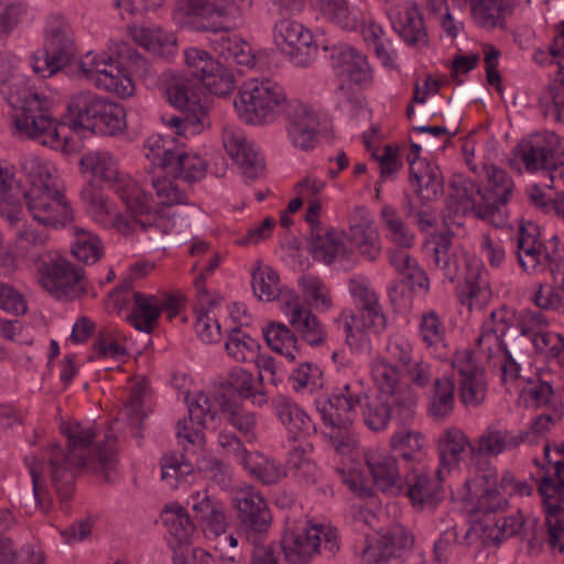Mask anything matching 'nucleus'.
<instances>
[{
	"mask_svg": "<svg viewBox=\"0 0 564 564\" xmlns=\"http://www.w3.org/2000/svg\"><path fill=\"white\" fill-rule=\"evenodd\" d=\"M61 432L67 438V452L53 444L47 451L46 463L33 455L24 458L32 478L35 500L43 512H47L50 508V503H45L43 498L46 474L59 499L67 500L74 491L76 470L86 468L93 473L104 471L111 467L116 452V437L112 434H106L104 444L97 448L93 446L96 437L93 423L62 422Z\"/></svg>",
	"mask_w": 564,
	"mask_h": 564,
	"instance_id": "obj_1",
	"label": "nucleus"
},
{
	"mask_svg": "<svg viewBox=\"0 0 564 564\" xmlns=\"http://www.w3.org/2000/svg\"><path fill=\"white\" fill-rule=\"evenodd\" d=\"M20 64V58L14 54L0 53V83L10 80L7 99L14 110L17 130L42 145L67 151V127L51 115L53 101L31 86L25 76L18 74Z\"/></svg>",
	"mask_w": 564,
	"mask_h": 564,
	"instance_id": "obj_2",
	"label": "nucleus"
},
{
	"mask_svg": "<svg viewBox=\"0 0 564 564\" xmlns=\"http://www.w3.org/2000/svg\"><path fill=\"white\" fill-rule=\"evenodd\" d=\"M21 170L28 183L23 197L32 219L52 228L64 227L70 221L73 209L55 165L42 158L28 155L21 161Z\"/></svg>",
	"mask_w": 564,
	"mask_h": 564,
	"instance_id": "obj_3",
	"label": "nucleus"
},
{
	"mask_svg": "<svg viewBox=\"0 0 564 564\" xmlns=\"http://www.w3.org/2000/svg\"><path fill=\"white\" fill-rule=\"evenodd\" d=\"M532 487L519 481L509 470L503 471L500 480L497 468L489 462L477 463L475 474L464 482L459 498L467 512H499L508 506L507 496H530Z\"/></svg>",
	"mask_w": 564,
	"mask_h": 564,
	"instance_id": "obj_4",
	"label": "nucleus"
},
{
	"mask_svg": "<svg viewBox=\"0 0 564 564\" xmlns=\"http://www.w3.org/2000/svg\"><path fill=\"white\" fill-rule=\"evenodd\" d=\"M348 289L357 313L345 310L337 322L344 330L346 344L351 350L360 351L369 345L366 332L381 333L387 326V319L378 294L367 276H351Z\"/></svg>",
	"mask_w": 564,
	"mask_h": 564,
	"instance_id": "obj_5",
	"label": "nucleus"
},
{
	"mask_svg": "<svg viewBox=\"0 0 564 564\" xmlns=\"http://www.w3.org/2000/svg\"><path fill=\"white\" fill-rule=\"evenodd\" d=\"M544 457L535 458L539 492L545 509L547 543L553 550L564 552V446L543 445Z\"/></svg>",
	"mask_w": 564,
	"mask_h": 564,
	"instance_id": "obj_6",
	"label": "nucleus"
},
{
	"mask_svg": "<svg viewBox=\"0 0 564 564\" xmlns=\"http://www.w3.org/2000/svg\"><path fill=\"white\" fill-rule=\"evenodd\" d=\"M282 550L286 560L294 564H305L318 554L332 557L339 550L338 532L330 525L288 514Z\"/></svg>",
	"mask_w": 564,
	"mask_h": 564,
	"instance_id": "obj_7",
	"label": "nucleus"
},
{
	"mask_svg": "<svg viewBox=\"0 0 564 564\" xmlns=\"http://www.w3.org/2000/svg\"><path fill=\"white\" fill-rule=\"evenodd\" d=\"M252 0H178L173 20L181 26L192 25L198 31L228 32L238 25Z\"/></svg>",
	"mask_w": 564,
	"mask_h": 564,
	"instance_id": "obj_8",
	"label": "nucleus"
},
{
	"mask_svg": "<svg viewBox=\"0 0 564 564\" xmlns=\"http://www.w3.org/2000/svg\"><path fill=\"white\" fill-rule=\"evenodd\" d=\"M238 117L249 124L260 126L275 121L289 108L284 88L267 77L245 82L234 102Z\"/></svg>",
	"mask_w": 564,
	"mask_h": 564,
	"instance_id": "obj_9",
	"label": "nucleus"
},
{
	"mask_svg": "<svg viewBox=\"0 0 564 564\" xmlns=\"http://www.w3.org/2000/svg\"><path fill=\"white\" fill-rule=\"evenodd\" d=\"M82 171L91 177L111 186L127 209L137 214H147L151 200L140 185L119 167L117 158L107 150H94L80 159Z\"/></svg>",
	"mask_w": 564,
	"mask_h": 564,
	"instance_id": "obj_10",
	"label": "nucleus"
},
{
	"mask_svg": "<svg viewBox=\"0 0 564 564\" xmlns=\"http://www.w3.org/2000/svg\"><path fill=\"white\" fill-rule=\"evenodd\" d=\"M516 256L521 269L530 275L549 272L554 282L564 275V243L557 236L544 246L540 239L539 228L529 224L521 226L516 238Z\"/></svg>",
	"mask_w": 564,
	"mask_h": 564,
	"instance_id": "obj_11",
	"label": "nucleus"
},
{
	"mask_svg": "<svg viewBox=\"0 0 564 564\" xmlns=\"http://www.w3.org/2000/svg\"><path fill=\"white\" fill-rule=\"evenodd\" d=\"M113 52L89 51L78 62L82 77L99 90L121 99L134 95L135 85Z\"/></svg>",
	"mask_w": 564,
	"mask_h": 564,
	"instance_id": "obj_12",
	"label": "nucleus"
},
{
	"mask_svg": "<svg viewBox=\"0 0 564 564\" xmlns=\"http://www.w3.org/2000/svg\"><path fill=\"white\" fill-rule=\"evenodd\" d=\"M41 260L36 268L40 285L56 299L73 300L83 295L88 286L85 271L57 252L36 253Z\"/></svg>",
	"mask_w": 564,
	"mask_h": 564,
	"instance_id": "obj_13",
	"label": "nucleus"
},
{
	"mask_svg": "<svg viewBox=\"0 0 564 564\" xmlns=\"http://www.w3.org/2000/svg\"><path fill=\"white\" fill-rule=\"evenodd\" d=\"M75 54L73 32L66 20L59 15L50 17L45 26L44 46L32 56L35 74L51 77L66 66Z\"/></svg>",
	"mask_w": 564,
	"mask_h": 564,
	"instance_id": "obj_14",
	"label": "nucleus"
},
{
	"mask_svg": "<svg viewBox=\"0 0 564 564\" xmlns=\"http://www.w3.org/2000/svg\"><path fill=\"white\" fill-rule=\"evenodd\" d=\"M80 198L88 215L94 221L105 228H113L120 234L129 235L135 232L138 228L145 231L153 227L154 216L152 214V206L147 214L141 215L128 209L130 216H124L117 210L116 205L102 191L93 183L83 187Z\"/></svg>",
	"mask_w": 564,
	"mask_h": 564,
	"instance_id": "obj_15",
	"label": "nucleus"
},
{
	"mask_svg": "<svg viewBox=\"0 0 564 564\" xmlns=\"http://www.w3.org/2000/svg\"><path fill=\"white\" fill-rule=\"evenodd\" d=\"M170 102L182 111V116L172 117L169 124L180 135H194L202 131L208 112L203 87L198 85L176 84L169 88Z\"/></svg>",
	"mask_w": 564,
	"mask_h": 564,
	"instance_id": "obj_16",
	"label": "nucleus"
},
{
	"mask_svg": "<svg viewBox=\"0 0 564 564\" xmlns=\"http://www.w3.org/2000/svg\"><path fill=\"white\" fill-rule=\"evenodd\" d=\"M183 55L187 73L212 94L226 96L234 90V75L207 51L188 47Z\"/></svg>",
	"mask_w": 564,
	"mask_h": 564,
	"instance_id": "obj_17",
	"label": "nucleus"
},
{
	"mask_svg": "<svg viewBox=\"0 0 564 564\" xmlns=\"http://www.w3.org/2000/svg\"><path fill=\"white\" fill-rule=\"evenodd\" d=\"M232 502L242 525L247 530L248 541L251 543L262 541L271 522L270 511L264 498L253 486L246 485L234 490Z\"/></svg>",
	"mask_w": 564,
	"mask_h": 564,
	"instance_id": "obj_18",
	"label": "nucleus"
},
{
	"mask_svg": "<svg viewBox=\"0 0 564 564\" xmlns=\"http://www.w3.org/2000/svg\"><path fill=\"white\" fill-rule=\"evenodd\" d=\"M189 419L180 420L176 425L178 440L188 444L202 445L204 441L203 430L214 427L218 413V400L203 391H196L186 395Z\"/></svg>",
	"mask_w": 564,
	"mask_h": 564,
	"instance_id": "obj_19",
	"label": "nucleus"
},
{
	"mask_svg": "<svg viewBox=\"0 0 564 564\" xmlns=\"http://www.w3.org/2000/svg\"><path fill=\"white\" fill-rule=\"evenodd\" d=\"M273 37L276 46L289 54L296 66H308L318 53L311 31L296 21H279L274 26Z\"/></svg>",
	"mask_w": 564,
	"mask_h": 564,
	"instance_id": "obj_20",
	"label": "nucleus"
},
{
	"mask_svg": "<svg viewBox=\"0 0 564 564\" xmlns=\"http://www.w3.org/2000/svg\"><path fill=\"white\" fill-rule=\"evenodd\" d=\"M133 308L129 316V323L138 330L151 333L158 325L161 313L169 319L178 315L182 308V300L174 295L154 296L135 292L133 294Z\"/></svg>",
	"mask_w": 564,
	"mask_h": 564,
	"instance_id": "obj_21",
	"label": "nucleus"
},
{
	"mask_svg": "<svg viewBox=\"0 0 564 564\" xmlns=\"http://www.w3.org/2000/svg\"><path fill=\"white\" fill-rule=\"evenodd\" d=\"M530 432L510 430L499 422L489 424L470 445L471 458H492L517 451Z\"/></svg>",
	"mask_w": 564,
	"mask_h": 564,
	"instance_id": "obj_22",
	"label": "nucleus"
},
{
	"mask_svg": "<svg viewBox=\"0 0 564 564\" xmlns=\"http://www.w3.org/2000/svg\"><path fill=\"white\" fill-rule=\"evenodd\" d=\"M521 161L530 172L547 170L564 156V138L552 131L531 135L519 144Z\"/></svg>",
	"mask_w": 564,
	"mask_h": 564,
	"instance_id": "obj_23",
	"label": "nucleus"
},
{
	"mask_svg": "<svg viewBox=\"0 0 564 564\" xmlns=\"http://www.w3.org/2000/svg\"><path fill=\"white\" fill-rule=\"evenodd\" d=\"M475 354L492 368L505 387L521 380V367L505 347L503 338L481 332L476 340Z\"/></svg>",
	"mask_w": 564,
	"mask_h": 564,
	"instance_id": "obj_24",
	"label": "nucleus"
},
{
	"mask_svg": "<svg viewBox=\"0 0 564 564\" xmlns=\"http://www.w3.org/2000/svg\"><path fill=\"white\" fill-rule=\"evenodd\" d=\"M424 251L431 264L449 282L459 276L466 263L462 250L453 245L449 232L431 235L424 242Z\"/></svg>",
	"mask_w": 564,
	"mask_h": 564,
	"instance_id": "obj_25",
	"label": "nucleus"
},
{
	"mask_svg": "<svg viewBox=\"0 0 564 564\" xmlns=\"http://www.w3.org/2000/svg\"><path fill=\"white\" fill-rule=\"evenodd\" d=\"M413 544V536L402 527H392L377 536L367 538L362 551L366 564H386L401 557Z\"/></svg>",
	"mask_w": 564,
	"mask_h": 564,
	"instance_id": "obj_26",
	"label": "nucleus"
},
{
	"mask_svg": "<svg viewBox=\"0 0 564 564\" xmlns=\"http://www.w3.org/2000/svg\"><path fill=\"white\" fill-rule=\"evenodd\" d=\"M351 249L368 261H375L381 253V242L375 221L365 207H356L349 216L346 232Z\"/></svg>",
	"mask_w": 564,
	"mask_h": 564,
	"instance_id": "obj_27",
	"label": "nucleus"
},
{
	"mask_svg": "<svg viewBox=\"0 0 564 564\" xmlns=\"http://www.w3.org/2000/svg\"><path fill=\"white\" fill-rule=\"evenodd\" d=\"M475 516L467 535L476 536L484 544H497L507 538L516 535L522 528L523 519L513 513L508 517H497V512L475 511Z\"/></svg>",
	"mask_w": 564,
	"mask_h": 564,
	"instance_id": "obj_28",
	"label": "nucleus"
},
{
	"mask_svg": "<svg viewBox=\"0 0 564 564\" xmlns=\"http://www.w3.org/2000/svg\"><path fill=\"white\" fill-rule=\"evenodd\" d=\"M223 144L228 155L247 177L256 178L261 174L263 160L254 143L247 138L242 129L236 126H225Z\"/></svg>",
	"mask_w": 564,
	"mask_h": 564,
	"instance_id": "obj_29",
	"label": "nucleus"
},
{
	"mask_svg": "<svg viewBox=\"0 0 564 564\" xmlns=\"http://www.w3.org/2000/svg\"><path fill=\"white\" fill-rule=\"evenodd\" d=\"M486 187L482 192L485 205L479 209V218L496 224L500 218V207L506 205L513 193L514 184L506 170L496 165H485Z\"/></svg>",
	"mask_w": 564,
	"mask_h": 564,
	"instance_id": "obj_30",
	"label": "nucleus"
},
{
	"mask_svg": "<svg viewBox=\"0 0 564 564\" xmlns=\"http://www.w3.org/2000/svg\"><path fill=\"white\" fill-rule=\"evenodd\" d=\"M452 368L459 375V397L467 406L479 405L486 397V380L482 369L473 360L468 349L457 351Z\"/></svg>",
	"mask_w": 564,
	"mask_h": 564,
	"instance_id": "obj_31",
	"label": "nucleus"
},
{
	"mask_svg": "<svg viewBox=\"0 0 564 564\" xmlns=\"http://www.w3.org/2000/svg\"><path fill=\"white\" fill-rule=\"evenodd\" d=\"M437 469L432 471L425 467L411 469L405 476L406 495L411 502L420 509H434L443 499L442 481Z\"/></svg>",
	"mask_w": 564,
	"mask_h": 564,
	"instance_id": "obj_32",
	"label": "nucleus"
},
{
	"mask_svg": "<svg viewBox=\"0 0 564 564\" xmlns=\"http://www.w3.org/2000/svg\"><path fill=\"white\" fill-rule=\"evenodd\" d=\"M387 15L393 30L406 44L417 46L427 44L424 20L414 2L404 1L402 4L388 8Z\"/></svg>",
	"mask_w": 564,
	"mask_h": 564,
	"instance_id": "obj_33",
	"label": "nucleus"
},
{
	"mask_svg": "<svg viewBox=\"0 0 564 564\" xmlns=\"http://www.w3.org/2000/svg\"><path fill=\"white\" fill-rule=\"evenodd\" d=\"M333 68L343 78L361 87L369 86L373 80L372 68L366 55L355 47L341 44L332 53Z\"/></svg>",
	"mask_w": 564,
	"mask_h": 564,
	"instance_id": "obj_34",
	"label": "nucleus"
},
{
	"mask_svg": "<svg viewBox=\"0 0 564 564\" xmlns=\"http://www.w3.org/2000/svg\"><path fill=\"white\" fill-rule=\"evenodd\" d=\"M371 376L375 384L382 394L391 399L393 405L402 404L406 411L412 412L415 405V397L409 387L405 386L404 394L401 397L400 372L397 365H392L386 357L377 356L370 365Z\"/></svg>",
	"mask_w": 564,
	"mask_h": 564,
	"instance_id": "obj_35",
	"label": "nucleus"
},
{
	"mask_svg": "<svg viewBox=\"0 0 564 564\" xmlns=\"http://www.w3.org/2000/svg\"><path fill=\"white\" fill-rule=\"evenodd\" d=\"M281 311L290 325L311 346H319L325 341V330L317 317L305 308L297 295L284 299Z\"/></svg>",
	"mask_w": 564,
	"mask_h": 564,
	"instance_id": "obj_36",
	"label": "nucleus"
},
{
	"mask_svg": "<svg viewBox=\"0 0 564 564\" xmlns=\"http://www.w3.org/2000/svg\"><path fill=\"white\" fill-rule=\"evenodd\" d=\"M288 135L295 148L312 150L317 142V115L303 104L296 102L288 109Z\"/></svg>",
	"mask_w": 564,
	"mask_h": 564,
	"instance_id": "obj_37",
	"label": "nucleus"
},
{
	"mask_svg": "<svg viewBox=\"0 0 564 564\" xmlns=\"http://www.w3.org/2000/svg\"><path fill=\"white\" fill-rule=\"evenodd\" d=\"M188 503L207 538H218L226 532L225 506L219 500L213 499L206 491H197L191 495Z\"/></svg>",
	"mask_w": 564,
	"mask_h": 564,
	"instance_id": "obj_38",
	"label": "nucleus"
},
{
	"mask_svg": "<svg viewBox=\"0 0 564 564\" xmlns=\"http://www.w3.org/2000/svg\"><path fill=\"white\" fill-rule=\"evenodd\" d=\"M482 205L485 200L479 186L463 174H454L448 185L447 207L455 214L474 212L479 217Z\"/></svg>",
	"mask_w": 564,
	"mask_h": 564,
	"instance_id": "obj_39",
	"label": "nucleus"
},
{
	"mask_svg": "<svg viewBox=\"0 0 564 564\" xmlns=\"http://www.w3.org/2000/svg\"><path fill=\"white\" fill-rule=\"evenodd\" d=\"M367 399L368 395L364 392L362 387L358 382L345 383L337 388L322 406L318 405V411L322 419H324V414L329 413L337 416L339 420L352 417L354 421L356 408L362 406Z\"/></svg>",
	"mask_w": 564,
	"mask_h": 564,
	"instance_id": "obj_40",
	"label": "nucleus"
},
{
	"mask_svg": "<svg viewBox=\"0 0 564 564\" xmlns=\"http://www.w3.org/2000/svg\"><path fill=\"white\" fill-rule=\"evenodd\" d=\"M471 444L465 432L458 427H448L443 431L437 443L440 477L458 468L466 449H470Z\"/></svg>",
	"mask_w": 564,
	"mask_h": 564,
	"instance_id": "obj_41",
	"label": "nucleus"
},
{
	"mask_svg": "<svg viewBox=\"0 0 564 564\" xmlns=\"http://www.w3.org/2000/svg\"><path fill=\"white\" fill-rule=\"evenodd\" d=\"M410 183L424 203L437 199L444 189L441 170L426 161L415 160L410 164Z\"/></svg>",
	"mask_w": 564,
	"mask_h": 564,
	"instance_id": "obj_42",
	"label": "nucleus"
},
{
	"mask_svg": "<svg viewBox=\"0 0 564 564\" xmlns=\"http://www.w3.org/2000/svg\"><path fill=\"white\" fill-rule=\"evenodd\" d=\"M328 22L345 31H356L364 21V10L348 0H310Z\"/></svg>",
	"mask_w": 564,
	"mask_h": 564,
	"instance_id": "obj_43",
	"label": "nucleus"
},
{
	"mask_svg": "<svg viewBox=\"0 0 564 564\" xmlns=\"http://www.w3.org/2000/svg\"><path fill=\"white\" fill-rule=\"evenodd\" d=\"M126 127L124 108L120 104L101 96L87 130L104 135H117L123 132Z\"/></svg>",
	"mask_w": 564,
	"mask_h": 564,
	"instance_id": "obj_44",
	"label": "nucleus"
},
{
	"mask_svg": "<svg viewBox=\"0 0 564 564\" xmlns=\"http://www.w3.org/2000/svg\"><path fill=\"white\" fill-rule=\"evenodd\" d=\"M273 405L275 414L293 438L307 436L315 431L311 417L292 399L278 395Z\"/></svg>",
	"mask_w": 564,
	"mask_h": 564,
	"instance_id": "obj_45",
	"label": "nucleus"
},
{
	"mask_svg": "<svg viewBox=\"0 0 564 564\" xmlns=\"http://www.w3.org/2000/svg\"><path fill=\"white\" fill-rule=\"evenodd\" d=\"M128 398L123 405V412L129 422L139 429L143 420L151 411L152 391L145 378H134L129 383ZM140 436L139 430L134 434Z\"/></svg>",
	"mask_w": 564,
	"mask_h": 564,
	"instance_id": "obj_46",
	"label": "nucleus"
},
{
	"mask_svg": "<svg viewBox=\"0 0 564 564\" xmlns=\"http://www.w3.org/2000/svg\"><path fill=\"white\" fill-rule=\"evenodd\" d=\"M368 468L373 482L383 492L397 495L402 490V477L395 457L382 454H372L367 458Z\"/></svg>",
	"mask_w": 564,
	"mask_h": 564,
	"instance_id": "obj_47",
	"label": "nucleus"
},
{
	"mask_svg": "<svg viewBox=\"0 0 564 564\" xmlns=\"http://www.w3.org/2000/svg\"><path fill=\"white\" fill-rule=\"evenodd\" d=\"M491 291L487 270L477 262L467 267L465 283L460 291V302L470 310L481 308L490 300Z\"/></svg>",
	"mask_w": 564,
	"mask_h": 564,
	"instance_id": "obj_48",
	"label": "nucleus"
},
{
	"mask_svg": "<svg viewBox=\"0 0 564 564\" xmlns=\"http://www.w3.org/2000/svg\"><path fill=\"white\" fill-rule=\"evenodd\" d=\"M512 0H471L470 14L474 22L484 29L502 28L512 12Z\"/></svg>",
	"mask_w": 564,
	"mask_h": 564,
	"instance_id": "obj_49",
	"label": "nucleus"
},
{
	"mask_svg": "<svg viewBox=\"0 0 564 564\" xmlns=\"http://www.w3.org/2000/svg\"><path fill=\"white\" fill-rule=\"evenodd\" d=\"M162 521L173 539L172 549L188 544L194 535L195 527L186 509L177 502H172L162 511Z\"/></svg>",
	"mask_w": 564,
	"mask_h": 564,
	"instance_id": "obj_50",
	"label": "nucleus"
},
{
	"mask_svg": "<svg viewBox=\"0 0 564 564\" xmlns=\"http://www.w3.org/2000/svg\"><path fill=\"white\" fill-rule=\"evenodd\" d=\"M313 446L310 443H301L295 445L288 455L286 474L300 484L310 486L316 482L318 477V468L311 458Z\"/></svg>",
	"mask_w": 564,
	"mask_h": 564,
	"instance_id": "obj_51",
	"label": "nucleus"
},
{
	"mask_svg": "<svg viewBox=\"0 0 564 564\" xmlns=\"http://www.w3.org/2000/svg\"><path fill=\"white\" fill-rule=\"evenodd\" d=\"M329 429L328 437L334 451L343 456L350 455L357 447L359 440L354 429L352 417L339 420L333 414H324L322 419Z\"/></svg>",
	"mask_w": 564,
	"mask_h": 564,
	"instance_id": "obj_52",
	"label": "nucleus"
},
{
	"mask_svg": "<svg viewBox=\"0 0 564 564\" xmlns=\"http://www.w3.org/2000/svg\"><path fill=\"white\" fill-rule=\"evenodd\" d=\"M214 50L228 64L254 66L256 56L250 44L236 34H221L214 41Z\"/></svg>",
	"mask_w": 564,
	"mask_h": 564,
	"instance_id": "obj_53",
	"label": "nucleus"
},
{
	"mask_svg": "<svg viewBox=\"0 0 564 564\" xmlns=\"http://www.w3.org/2000/svg\"><path fill=\"white\" fill-rule=\"evenodd\" d=\"M242 469L264 485L278 484L286 476V469L281 462L259 451H252Z\"/></svg>",
	"mask_w": 564,
	"mask_h": 564,
	"instance_id": "obj_54",
	"label": "nucleus"
},
{
	"mask_svg": "<svg viewBox=\"0 0 564 564\" xmlns=\"http://www.w3.org/2000/svg\"><path fill=\"white\" fill-rule=\"evenodd\" d=\"M419 334L427 350L438 358L447 357L445 343V325L435 311L422 314L419 324Z\"/></svg>",
	"mask_w": 564,
	"mask_h": 564,
	"instance_id": "obj_55",
	"label": "nucleus"
},
{
	"mask_svg": "<svg viewBox=\"0 0 564 564\" xmlns=\"http://www.w3.org/2000/svg\"><path fill=\"white\" fill-rule=\"evenodd\" d=\"M267 345L275 352L294 361L301 352L299 339L283 323L270 322L262 329Z\"/></svg>",
	"mask_w": 564,
	"mask_h": 564,
	"instance_id": "obj_56",
	"label": "nucleus"
},
{
	"mask_svg": "<svg viewBox=\"0 0 564 564\" xmlns=\"http://www.w3.org/2000/svg\"><path fill=\"white\" fill-rule=\"evenodd\" d=\"M389 445L404 460L420 463L426 454L427 441L420 431L399 430L391 435Z\"/></svg>",
	"mask_w": 564,
	"mask_h": 564,
	"instance_id": "obj_57",
	"label": "nucleus"
},
{
	"mask_svg": "<svg viewBox=\"0 0 564 564\" xmlns=\"http://www.w3.org/2000/svg\"><path fill=\"white\" fill-rule=\"evenodd\" d=\"M100 98V95L91 90H80L73 94L66 105L68 123L74 128L87 130Z\"/></svg>",
	"mask_w": 564,
	"mask_h": 564,
	"instance_id": "obj_58",
	"label": "nucleus"
},
{
	"mask_svg": "<svg viewBox=\"0 0 564 564\" xmlns=\"http://www.w3.org/2000/svg\"><path fill=\"white\" fill-rule=\"evenodd\" d=\"M380 218L386 237L391 243L401 249H409L414 245V232L394 207L384 205L380 210Z\"/></svg>",
	"mask_w": 564,
	"mask_h": 564,
	"instance_id": "obj_59",
	"label": "nucleus"
},
{
	"mask_svg": "<svg viewBox=\"0 0 564 564\" xmlns=\"http://www.w3.org/2000/svg\"><path fill=\"white\" fill-rule=\"evenodd\" d=\"M73 232L72 254L85 264L98 262L105 253V247L100 238L93 231L80 227H74Z\"/></svg>",
	"mask_w": 564,
	"mask_h": 564,
	"instance_id": "obj_60",
	"label": "nucleus"
},
{
	"mask_svg": "<svg viewBox=\"0 0 564 564\" xmlns=\"http://www.w3.org/2000/svg\"><path fill=\"white\" fill-rule=\"evenodd\" d=\"M455 384L451 377L444 375L435 378L429 413L434 419L447 417L454 409Z\"/></svg>",
	"mask_w": 564,
	"mask_h": 564,
	"instance_id": "obj_61",
	"label": "nucleus"
},
{
	"mask_svg": "<svg viewBox=\"0 0 564 564\" xmlns=\"http://www.w3.org/2000/svg\"><path fill=\"white\" fill-rule=\"evenodd\" d=\"M131 37L140 46L155 54L162 53L176 44L172 33L163 31L159 26H132L129 29Z\"/></svg>",
	"mask_w": 564,
	"mask_h": 564,
	"instance_id": "obj_62",
	"label": "nucleus"
},
{
	"mask_svg": "<svg viewBox=\"0 0 564 564\" xmlns=\"http://www.w3.org/2000/svg\"><path fill=\"white\" fill-rule=\"evenodd\" d=\"M166 173L174 174V176L186 183H194L205 176L206 163L196 153H176Z\"/></svg>",
	"mask_w": 564,
	"mask_h": 564,
	"instance_id": "obj_63",
	"label": "nucleus"
},
{
	"mask_svg": "<svg viewBox=\"0 0 564 564\" xmlns=\"http://www.w3.org/2000/svg\"><path fill=\"white\" fill-rule=\"evenodd\" d=\"M532 303L543 311L564 314V274L562 280L552 284L540 282L531 294Z\"/></svg>",
	"mask_w": 564,
	"mask_h": 564,
	"instance_id": "obj_64",
	"label": "nucleus"
}]
</instances>
